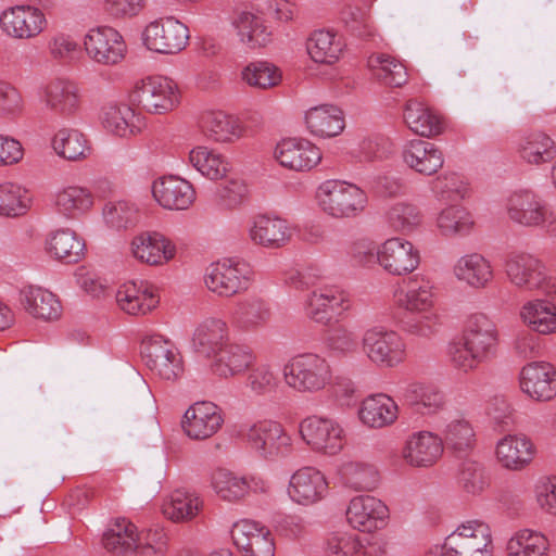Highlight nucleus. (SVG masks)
Segmentation results:
<instances>
[{
	"instance_id": "nucleus-1",
	"label": "nucleus",
	"mask_w": 556,
	"mask_h": 556,
	"mask_svg": "<svg viewBox=\"0 0 556 556\" xmlns=\"http://www.w3.org/2000/svg\"><path fill=\"white\" fill-rule=\"evenodd\" d=\"M498 337L497 326L489 316L483 313L470 315L460 336L447 344L451 366L463 374L476 370L495 356Z\"/></svg>"
},
{
	"instance_id": "nucleus-2",
	"label": "nucleus",
	"mask_w": 556,
	"mask_h": 556,
	"mask_svg": "<svg viewBox=\"0 0 556 556\" xmlns=\"http://www.w3.org/2000/svg\"><path fill=\"white\" fill-rule=\"evenodd\" d=\"M394 301L400 308L415 315L406 326L410 334L429 338L439 330L438 288L430 277L412 276L395 291Z\"/></svg>"
},
{
	"instance_id": "nucleus-3",
	"label": "nucleus",
	"mask_w": 556,
	"mask_h": 556,
	"mask_svg": "<svg viewBox=\"0 0 556 556\" xmlns=\"http://www.w3.org/2000/svg\"><path fill=\"white\" fill-rule=\"evenodd\" d=\"M333 371L329 361L313 352L291 356L282 367L285 384L301 394H317L332 383Z\"/></svg>"
},
{
	"instance_id": "nucleus-4",
	"label": "nucleus",
	"mask_w": 556,
	"mask_h": 556,
	"mask_svg": "<svg viewBox=\"0 0 556 556\" xmlns=\"http://www.w3.org/2000/svg\"><path fill=\"white\" fill-rule=\"evenodd\" d=\"M319 210L336 220L354 219L367 208L368 195L359 186L340 179H329L316 190Z\"/></svg>"
},
{
	"instance_id": "nucleus-5",
	"label": "nucleus",
	"mask_w": 556,
	"mask_h": 556,
	"mask_svg": "<svg viewBox=\"0 0 556 556\" xmlns=\"http://www.w3.org/2000/svg\"><path fill=\"white\" fill-rule=\"evenodd\" d=\"M129 102L143 113L166 115L179 106L181 90L173 78L152 75L136 81L129 92Z\"/></svg>"
},
{
	"instance_id": "nucleus-6",
	"label": "nucleus",
	"mask_w": 556,
	"mask_h": 556,
	"mask_svg": "<svg viewBox=\"0 0 556 556\" xmlns=\"http://www.w3.org/2000/svg\"><path fill=\"white\" fill-rule=\"evenodd\" d=\"M427 556H492V532L483 521L468 520L446 536L442 545L429 549Z\"/></svg>"
},
{
	"instance_id": "nucleus-7",
	"label": "nucleus",
	"mask_w": 556,
	"mask_h": 556,
	"mask_svg": "<svg viewBox=\"0 0 556 556\" xmlns=\"http://www.w3.org/2000/svg\"><path fill=\"white\" fill-rule=\"evenodd\" d=\"M253 276V268L247 261L225 257L205 268L203 282L217 296L232 298L249 290Z\"/></svg>"
},
{
	"instance_id": "nucleus-8",
	"label": "nucleus",
	"mask_w": 556,
	"mask_h": 556,
	"mask_svg": "<svg viewBox=\"0 0 556 556\" xmlns=\"http://www.w3.org/2000/svg\"><path fill=\"white\" fill-rule=\"evenodd\" d=\"M505 273L509 282L523 291L543 293L555 290L556 287L553 269L528 253L510 254L505 263Z\"/></svg>"
},
{
	"instance_id": "nucleus-9",
	"label": "nucleus",
	"mask_w": 556,
	"mask_h": 556,
	"mask_svg": "<svg viewBox=\"0 0 556 556\" xmlns=\"http://www.w3.org/2000/svg\"><path fill=\"white\" fill-rule=\"evenodd\" d=\"M143 46L151 52L173 55L184 51L190 40L188 26L174 16H163L148 23L141 34Z\"/></svg>"
},
{
	"instance_id": "nucleus-10",
	"label": "nucleus",
	"mask_w": 556,
	"mask_h": 556,
	"mask_svg": "<svg viewBox=\"0 0 556 556\" xmlns=\"http://www.w3.org/2000/svg\"><path fill=\"white\" fill-rule=\"evenodd\" d=\"M244 437L255 454L266 460L287 456L293 445L292 437L283 425L273 419L255 421L248 428Z\"/></svg>"
},
{
	"instance_id": "nucleus-11",
	"label": "nucleus",
	"mask_w": 556,
	"mask_h": 556,
	"mask_svg": "<svg viewBox=\"0 0 556 556\" xmlns=\"http://www.w3.org/2000/svg\"><path fill=\"white\" fill-rule=\"evenodd\" d=\"M362 349L371 363L386 368L399 366L407 355L404 338L396 331L380 326L364 332Z\"/></svg>"
},
{
	"instance_id": "nucleus-12",
	"label": "nucleus",
	"mask_w": 556,
	"mask_h": 556,
	"mask_svg": "<svg viewBox=\"0 0 556 556\" xmlns=\"http://www.w3.org/2000/svg\"><path fill=\"white\" fill-rule=\"evenodd\" d=\"M39 100L42 108L56 118L67 121L75 117L83 108L79 85L67 77H54L40 87Z\"/></svg>"
},
{
	"instance_id": "nucleus-13",
	"label": "nucleus",
	"mask_w": 556,
	"mask_h": 556,
	"mask_svg": "<svg viewBox=\"0 0 556 556\" xmlns=\"http://www.w3.org/2000/svg\"><path fill=\"white\" fill-rule=\"evenodd\" d=\"M508 219L525 228H543L553 216L552 206L530 189H517L506 199Z\"/></svg>"
},
{
	"instance_id": "nucleus-14",
	"label": "nucleus",
	"mask_w": 556,
	"mask_h": 556,
	"mask_svg": "<svg viewBox=\"0 0 556 556\" xmlns=\"http://www.w3.org/2000/svg\"><path fill=\"white\" fill-rule=\"evenodd\" d=\"M128 254L141 265L162 267L176 257L177 245L160 231L141 230L130 238Z\"/></svg>"
},
{
	"instance_id": "nucleus-15",
	"label": "nucleus",
	"mask_w": 556,
	"mask_h": 556,
	"mask_svg": "<svg viewBox=\"0 0 556 556\" xmlns=\"http://www.w3.org/2000/svg\"><path fill=\"white\" fill-rule=\"evenodd\" d=\"M299 432L305 444L320 454L337 455L345 444V431L342 425L332 418L307 417L301 421Z\"/></svg>"
},
{
	"instance_id": "nucleus-16",
	"label": "nucleus",
	"mask_w": 556,
	"mask_h": 556,
	"mask_svg": "<svg viewBox=\"0 0 556 556\" xmlns=\"http://www.w3.org/2000/svg\"><path fill=\"white\" fill-rule=\"evenodd\" d=\"M141 355L148 368L163 380H175L182 374L181 356L173 342L161 334L147 336Z\"/></svg>"
},
{
	"instance_id": "nucleus-17",
	"label": "nucleus",
	"mask_w": 556,
	"mask_h": 556,
	"mask_svg": "<svg viewBox=\"0 0 556 556\" xmlns=\"http://www.w3.org/2000/svg\"><path fill=\"white\" fill-rule=\"evenodd\" d=\"M249 240L265 249H281L293 239L295 226L287 218L274 213H258L249 220Z\"/></svg>"
},
{
	"instance_id": "nucleus-18",
	"label": "nucleus",
	"mask_w": 556,
	"mask_h": 556,
	"mask_svg": "<svg viewBox=\"0 0 556 556\" xmlns=\"http://www.w3.org/2000/svg\"><path fill=\"white\" fill-rule=\"evenodd\" d=\"M46 13L31 4L9 7L0 14V28L8 37L20 40L37 38L48 28Z\"/></svg>"
},
{
	"instance_id": "nucleus-19",
	"label": "nucleus",
	"mask_w": 556,
	"mask_h": 556,
	"mask_svg": "<svg viewBox=\"0 0 556 556\" xmlns=\"http://www.w3.org/2000/svg\"><path fill=\"white\" fill-rule=\"evenodd\" d=\"M231 539L241 556H275V536L270 529L260 521H236L231 528Z\"/></svg>"
},
{
	"instance_id": "nucleus-20",
	"label": "nucleus",
	"mask_w": 556,
	"mask_h": 556,
	"mask_svg": "<svg viewBox=\"0 0 556 556\" xmlns=\"http://www.w3.org/2000/svg\"><path fill=\"white\" fill-rule=\"evenodd\" d=\"M83 45L87 56L100 65H115L125 58L123 36L110 26L90 28L84 36Z\"/></svg>"
},
{
	"instance_id": "nucleus-21",
	"label": "nucleus",
	"mask_w": 556,
	"mask_h": 556,
	"mask_svg": "<svg viewBox=\"0 0 556 556\" xmlns=\"http://www.w3.org/2000/svg\"><path fill=\"white\" fill-rule=\"evenodd\" d=\"M274 159L280 166L289 170L304 173L320 164L323 153L315 143L306 138H286L276 144Z\"/></svg>"
},
{
	"instance_id": "nucleus-22",
	"label": "nucleus",
	"mask_w": 556,
	"mask_h": 556,
	"mask_svg": "<svg viewBox=\"0 0 556 556\" xmlns=\"http://www.w3.org/2000/svg\"><path fill=\"white\" fill-rule=\"evenodd\" d=\"M390 517L387 504L372 495H356L349 502L346 520L362 532H374L386 527Z\"/></svg>"
},
{
	"instance_id": "nucleus-23",
	"label": "nucleus",
	"mask_w": 556,
	"mask_h": 556,
	"mask_svg": "<svg viewBox=\"0 0 556 556\" xmlns=\"http://www.w3.org/2000/svg\"><path fill=\"white\" fill-rule=\"evenodd\" d=\"M117 306L126 314L143 316L160 304L159 288L148 280H128L116 291Z\"/></svg>"
},
{
	"instance_id": "nucleus-24",
	"label": "nucleus",
	"mask_w": 556,
	"mask_h": 556,
	"mask_svg": "<svg viewBox=\"0 0 556 556\" xmlns=\"http://www.w3.org/2000/svg\"><path fill=\"white\" fill-rule=\"evenodd\" d=\"M420 264L419 250L403 237H391L380 243V267L390 275L413 273Z\"/></svg>"
},
{
	"instance_id": "nucleus-25",
	"label": "nucleus",
	"mask_w": 556,
	"mask_h": 556,
	"mask_svg": "<svg viewBox=\"0 0 556 556\" xmlns=\"http://www.w3.org/2000/svg\"><path fill=\"white\" fill-rule=\"evenodd\" d=\"M443 452V440L431 431L421 430L407 438L401 457L412 468H430L439 462Z\"/></svg>"
},
{
	"instance_id": "nucleus-26",
	"label": "nucleus",
	"mask_w": 556,
	"mask_h": 556,
	"mask_svg": "<svg viewBox=\"0 0 556 556\" xmlns=\"http://www.w3.org/2000/svg\"><path fill=\"white\" fill-rule=\"evenodd\" d=\"M350 308L349 294L336 286H325L311 291L303 301V309L308 319L327 325L331 313Z\"/></svg>"
},
{
	"instance_id": "nucleus-27",
	"label": "nucleus",
	"mask_w": 556,
	"mask_h": 556,
	"mask_svg": "<svg viewBox=\"0 0 556 556\" xmlns=\"http://www.w3.org/2000/svg\"><path fill=\"white\" fill-rule=\"evenodd\" d=\"M328 489L326 476L315 467L305 466L292 473L287 492L293 503L308 506L325 498Z\"/></svg>"
},
{
	"instance_id": "nucleus-28",
	"label": "nucleus",
	"mask_w": 556,
	"mask_h": 556,
	"mask_svg": "<svg viewBox=\"0 0 556 556\" xmlns=\"http://www.w3.org/2000/svg\"><path fill=\"white\" fill-rule=\"evenodd\" d=\"M386 552L382 538H361L351 532L332 533L325 543L326 556H383Z\"/></svg>"
},
{
	"instance_id": "nucleus-29",
	"label": "nucleus",
	"mask_w": 556,
	"mask_h": 556,
	"mask_svg": "<svg viewBox=\"0 0 556 556\" xmlns=\"http://www.w3.org/2000/svg\"><path fill=\"white\" fill-rule=\"evenodd\" d=\"M154 200L166 210H188L195 201L193 185L185 178L168 175L157 178L152 184Z\"/></svg>"
},
{
	"instance_id": "nucleus-30",
	"label": "nucleus",
	"mask_w": 556,
	"mask_h": 556,
	"mask_svg": "<svg viewBox=\"0 0 556 556\" xmlns=\"http://www.w3.org/2000/svg\"><path fill=\"white\" fill-rule=\"evenodd\" d=\"M535 453L534 443L523 433L506 434L497 441L495 446L497 463L510 471H521L529 467Z\"/></svg>"
},
{
	"instance_id": "nucleus-31",
	"label": "nucleus",
	"mask_w": 556,
	"mask_h": 556,
	"mask_svg": "<svg viewBox=\"0 0 556 556\" xmlns=\"http://www.w3.org/2000/svg\"><path fill=\"white\" fill-rule=\"evenodd\" d=\"M556 369L546 362H532L519 374L520 390L533 401L547 402L556 395L554 380Z\"/></svg>"
},
{
	"instance_id": "nucleus-32",
	"label": "nucleus",
	"mask_w": 556,
	"mask_h": 556,
	"mask_svg": "<svg viewBox=\"0 0 556 556\" xmlns=\"http://www.w3.org/2000/svg\"><path fill=\"white\" fill-rule=\"evenodd\" d=\"M224 422L220 409L212 402H198L185 413L181 427L192 440H205L213 437Z\"/></svg>"
},
{
	"instance_id": "nucleus-33",
	"label": "nucleus",
	"mask_w": 556,
	"mask_h": 556,
	"mask_svg": "<svg viewBox=\"0 0 556 556\" xmlns=\"http://www.w3.org/2000/svg\"><path fill=\"white\" fill-rule=\"evenodd\" d=\"M555 290L543 292L544 298L525 302L519 309V319L523 326L540 334L556 331V298Z\"/></svg>"
},
{
	"instance_id": "nucleus-34",
	"label": "nucleus",
	"mask_w": 556,
	"mask_h": 556,
	"mask_svg": "<svg viewBox=\"0 0 556 556\" xmlns=\"http://www.w3.org/2000/svg\"><path fill=\"white\" fill-rule=\"evenodd\" d=\"M94 204V193L80 185L63 186L52 194L54 211L71 220L87 216L93 210Z\"/></svg>"
},
{
	"instance_id": "nucleus-35",
	"label": "nucleus",
	"mask_w": 556,
	"mask_h": 556,
	"mask_svg": "<svg viewBox=\"0 0 556 556\" xmlns=\"http://www.w3.org/2000/svg\"><path fill=\"white\" fill-rule=\"evenodd\" d=\"M452 275L456 281L475 290L488 288L494 279L491 262L477 252L459 256L452 266Z\"/></svg>"
},
{
	"instance_id": "nucleus-36",
	"label": "nucleus",
	"mask_w": 556,
	"mask_h": 556,
	"mask_svg": "<svg viewBox=\"0 0 556 556\" xmlns=\"http://www.w3.org/2000/svg\"><path fill=\"white\" fill-rule=\"evenodd\" d=\"M399 405L383 393L370 394L359 404L357 418L369 429L380 430L392 426L399 418Z\"/></svg>"
},
{
	"instance_id": "nucleus-37",
	"label": "nucleus",
	"mask_w": 556,
	"mask_h": 556,
	"mask_svg": "<svg viewBox=\"0 0 556 556\" xmlns=\"http://www.w3.org/2000/svg\"><path fill=\"white\" fill-rule=\"evenodd\" d=\"M203 505V498L197 492L180 488L164 496L161 511L174 523H187L199 516Z\"/></svg>"
},
{
	"instance_id": "nucleus-38",
	"label": "nucleus",
	"mask_w": 556,
	"mask_h": 556,
	"mask_svg": "<svg viewBox=\"0 0 556 556\" xmlns=\"http://www.w3.org/2000/svg\"><path fill=\"white\" fill-rule=\"evenodd\" d=\"M139 528L130 520L112 521L101 536L102 548L111 556H135Z\"/></svg>"
},
{
	"instance_id": "nucleus-39",
	"label": "nucleus",
	"mask_w": 556,
	"mask_h": 556,
	"mask_svg": "<svg viewBox=\"0 0 556 556\" xmlns=\"http://www.w3.org/2000/svg\"><path fill=\"white\" fill-rule=\"evenodd\" d=\"M402 159L410 169L422 175L435 174L444 164L442 151L434 143L420 139L403 147Z\"/></svg>"
},
{
	"instance_id": "nucleus-40",
	"label": "nucleus",
	"mask_w": 556,
	"mask_h": 556,
	"mask_svg": "<svg viewBox=\"0 0 556 556\" xmlns=\"http://www.w3.org/2000/svg\"><path fill=\"white\" fill-rule=\"evenodd\" d=\"M131 104L112 103L101 111L102 126L119 138H131L142 130L141 118Z\"/></svg>"
},
{
	"instance_id": "nucleus-41",
	"label": "nucleus",
	"mask_w": 556,
	"mask_h": 556,
	"mask_svg": "<svg viewBox=\"0 0 556 556\" xmlns=\"http://www.w3.org/2000/svg\"><path fill=\"white\" fill-rule=\"evenodd\" d=\"M20 303L30 316L42 320H56L63 311L55 294L37 286L22 288Z\"/></svg>"
},
{
	"instance_id": "nucleus-42",
	"label": "nucleus",
	"mask_w": 556,
	"mask_h": 556,
	"mask_svg": "<svg viewBox=\"0 0 556 556\" xmlns=\"http://www.w3.org/2000/svg\"><path fill=\"white\" fill-rule=\"evenodd\" d=\"M516 153L528 165L551 163L556 156L555 141L552 136L541 130L530 131L519 138Z\"/></svg>"
},
{
	"instance_id": "nucleus-43",
	"label": "nucleus",
	"mask_w": 556,
	"mask_h": 556,
	"mask_svg": "<svg viewBox=\"0 0 556 556\" xmlns=\"http://www.w3.org/2000/svg\"><path fill=\"white\" fill-rule=\"evenodd\" d=\"M212 359L214 372L230 378L249 370L255 362V355L248 346L229 342Z\"/></svg>"
},
{
	"instance_id": "nucleus-44",
	"label": "nucleus",
	"mask_w": 556,
	"mask_h": 556,
	"mask_svg": "<svg viewBox=\"0 0 556 556\" xmlns=\"http://www.w3.org/2000/svg\"><path fill=\"white\" fill-rule=\"evenodd\" d=\"M305 125L315 137L332 138L344 130V114L340 108L332 104L317 105L306 111Z\"/></svg>"
},
{
	"instance_id": "nucleus-45",
	"label": "nucleus",
	"mask_w": 556,
	"mask_h": 556,
	"mask_svg": "<svg viewBox=\"0 0 556 556\" xmlns=\"http://www.w3.org/2000/svg\"><path fill=\"white\" fill-rule=\"evenodd\" d=\"M406 126L416 135L431 138L442 132V117L426 103L408 100L403 113Z\"/></svg>"
},
{
	"instance_id": "nucleus-46",
	"label": "nucleus",
	"mask_w": 556,
	"mask_h": 556,
	"mask_svg": "<svg viewBox=\"0 0 556 556\" xmlns=\"http://www.w3.org/2000/svg\"><path fill=\"white\" fill-rule=\"evenodd\" d=\"M435 228L446 239L464 238L475 228V218L471 212L459 204H448L435 217Z\"/></svg>"
},
{
	"instance_id": "nucleus-47",
	"label": "nucleus",
	"mask_w": 556,
	"mask_h": 556,
	"mask_svg": "<svg viewBox=\"0 0 556 556\" xmlns=\"http://www.w3.org/2000/svg\"><path fill=\"white\" fill-rule=\"evenodd\" d=\"M229 342L228 325L224 319L217 317L202 320L193 334V343L198 351L210 358Z\"/></svg>"
},
{
	"instance_id": "nucleus-48",
	"label": "nucleus",
	"mask_w": 556,
	"mask_h": 556,
	"mask_svg": "<svg viewBox=\"0 0 556 556\" xmlns=\"http://www.w3.org/2000/svg\"><path fill=\"white\" fill-rule=\"evenodd\" d=\"M386 227L393 233L410 236L424 224V214L414 203L400 201L391 204L383 214Z\"/></svg>"
},
{
	"instance_id": "nucleus-49",
	"label": "nucleus",
	"mask_w": 556,
	"mask_h": 556,
	"mask_svg": "<svg viewBox=\"0 0 556 556\" xmlns=\"http://www.w3.org/2000/svg\"><path fill=\"white\" fill-rule=\"evenodd\" d=\"M271 319L269 303L260 296H248L236 305L232 321L243 331H255L265 327Z\"/></svg>"
},
{
	"instance_id": "nucleus-50",
	"label": "nucleus",
	"mask_w": 556,
	"mask_h": 556,
	"mask_svg": "<svg viewBox=\"0 0 556 556\" xmlns=\"http://www.w3.org/2000/svg\"><path fill=\"white\" fill-rule=\"evenodd\" d=\"M202 127L217 142H235L245 134L243 122L224 111L206 112L202 116Z\"/></svg>"
},
{
	"instance_id": "nucleus-51",
	"label": "nucleus",
	"mask_w": 556,
	"mask_h": 556,
	"mask_svg": "<svg viewBox=\"0 0 556 556\" xmlns=\"http://www.w3.org/2000/svg\"><path fill=\"white\" fill-rule=\"evenodd\" d=\"M401 394L408 404L427 414H437L446 406L445 393L434 384L412 381L402 388Z\"/></svg>"
},
{
	"instance_id": "nucleus-52",
	"label": "nucleus",
	"mask_w": 556,
	"mask_h": 556,
	"mask_svg": "<svg viewBox=\"0 0 556 556\" xmlns=\"http://www.w3.org/2000/svg\"><path fill=\"white\" fill-rule=\"evenodd\" d=\"M342 483L357 492H371L379 486L380 475L372 464L361 460H346L339 467Z\"/></svg>"
},
{
	"instance_id": "nucleus-53",
	"label": "nucleus",
	"mask_w": 556,
	"mask_h": 556,
	"mask_svg": "<svg viewBox=\"0 0 556 556\" xmlns=\"http://www.w3.org/2000/svg\"><path fill=\"white\" fill-rule=\"evenodd\" d=\"M47 251L55 260L77 263L84 256L85 241L71 228H60L49 233Z\"/></svg>"
},
{
	"instance_id": "nucleus-54",
	"label": "nucleus",
	"mask_w": 556,
	"mask_h": 556,
	"mask_svg": "<svg viewBox=\"0 0 556 556\" xmlns=\"http://www.w3.org/2000/svg\"><path fill=\"white\" fill-rule=\"evenodd\" d=\"M239 41L249 49L265 47L271 39V33L264 18L253 12L238 13L233 22Z\"/></svg>"
},
{
	"instance_id": "nucleus-55",
	"label": "nucleus",
	"mask_w": 556,
	"mask_h": 556,
	"mask_svg": "<svg viewBox=\"0 0 556 556\" xmlns=\"http://www.w3.org/2000/svg\"><path fill=\"white\" fill-rule=\"evenodd\" d=\"M343 48L341 36L329 29L315 30L306 43L307 52L314 62L329 65L339 61Z\"/></svg>"
},
{
	"instance_id": "nucleus-56",
	"label": "nucleus",
	"mask_w": 556,
	"mask_h": 556,
	"mask_svg": "<svg viewBox=\"0 0 556 556\" xmlns=\"http://www.w3.org/2000/svg\"><path fill=\"white\" fill-rule=\"evenodd\" d=\"M52 148L59 156L67 161H81L91 154L87 136L76 128L59 129L52 139Z\"/></svg>"
},
{
	"instance_id": "nucleus-57",
	"label": "nucleus",
	"mask_w": 556,
	"mask_h": 556,
	"mask_svg": "<svg viewBox=\"0 0 556 556\" xmlns=\"http://www.w3.org/2000/svg\"><path fill=\"white\" fill-rule=\"evenodd\" d=\"M239 77L241 83L250 88L268 90L280 85L282 72L274 63L258 60L242 66Z\"/></svg>"
},
{
	"instance_id": "nucleus-58",
	"label": "nucleus",
	"mask_w": 556,
	"mask_h": 556,
	"mask_svg": "<svg viewBox=\"0 0 556 556\" xmlns=\"http://www.w3.org/2000/svg\"><path fill=\"white\" fill-rule=\"evenodd\" d=\"M189 164L202 176L211 180L224 178L229 172L227 159L217 151L204 146H198L188 153Z\"/></svg>"
},
{
	"instance_id": "nucleus-59",
	"label": "nucleus",
	"mask_w": 556,
	"mask_h": 556,
	"mask_svg": "<svg viewBox=\"0 0 556 556\" xmlns=\"http://www.w3.org/2000/svg\"><path fill=\"white\" fill-rule=\"evenodd\" d=\"M367 65L372 76L384 86L399 88L407 81L405 66L391 55L374 53L368 58Z\"/></svg>"
},
{
	"instance_id": "nucleus-60",
	"label": "nucleus",
	"mask_w": 556,
	"mask_h": 556,
	"mask_svg": "<svg viewBox=\"0 0 556 556\" xmlns=\"http://www.w3.org/2000/svg\"><path fill=\"white\" fill-rule=\"evenodd\" d=\"M210 485L216 496L228 503L245 501L244 478L227 468H217L211 473Z\"/></svg>"
},
{
	"instance_id": "nucleus-61",
	"label": "nucleus",
	"mask_w": 556,
	"mask_h": 556,
	"mask_svg": "<svg viewBox=\"0 0 556 556\" xmlns=\"http://www.w3.org/2000/svg\"><path fill=\"white\" fill-rule=\"evenodd\" d=\"M140 218L138 205L130 200L109 201L102 208V219L106 227L113 230L134 228Z\"/></svg>"
},
{
	"instance_id": "nucleus-62",
	"label": "nucleus",
	"mask_w": 556,
	"mask_h": 556,
	"mask_svg": "<svg viewBox=\"0 0 556 556\" xmlns=\"http://www.w3.org/2000/svg\"><path fill=\"white\" fill-rule=\"evenodd\" d=\"M457 485L465 496L478 497L490 486V478L482 464L466 459L458 467Z\"/></svg>"
},
{
	"instance_id": "nucleus-63",
	"label": "nucleus",
	"mask_w": 556,
	"mask_h": 556,
	"mask_svg": "<svg viewBox=\"0 0 556 556\" xmlns=\"http://www.w3.org/2000/svg\"><path fill=\"white\" fill-rule=\"evenodd\" d=\"M548 549L546 536L529 529L515 532L506 544L507 556H546Z\"/></svg>"
},
{
	"instance_id": "nucleus-64",
	"label": "nucleus",
	"mask_w": 556,
	"mask_h": 556,
	"mask_svg": "<svg viewBox=\"0 0 556 556\" xmlns=\"http://www.w3.org/2000/svg\"><path fill=\"white\" fill-rule=\"evenodd\" d=\"M443 443H445L447 450L462 457L473 450L476 433L469 421L455 419L446 425Z\"/></svg>"
}]
</instances>
